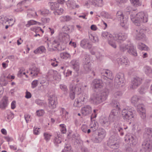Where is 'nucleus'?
I'll list each match as a JSON object with an SVG mask.
<instances>
[{"label":"nucleus","mask_w":152,"mask_h":152,"mask_svg":"<svg viewBox=\"0 0 152 152\" xmlns=\"http://www.w3.org/2000/svg\"><path fill=\"white\" fill-rule=\"evenodd\" d=\"M81 46L83 48H89L91 45H89L88 42L86 40H83L81 41L80 43Z\"/></svg>","instance_id":"obj_28"},{"label":"nucleus","mask_w":152,"mask_h":152,"mask_svg":"<svg viewBox=\"0 0 152 152\" xmlns=\"http://www.w3.org/2000/svg\"><path fill=\"white\" fill-rule=\"evenodd\" d=\"M53 79L55 80H59L61 79V75L57 72H54Z\"/></svg>","instance_id":"obj_42"},{"label":"nucleus","mask_w":152,"mask_h":152,"mask_svg":"<svg viewBox=\"0 0 152 152\" xmlns=\"http://www.w3.org/2000/svg\"><path fill=\"white\" fill-rule=\"evenodd\" d=\"M116 17L118 20L120 21V24L123 27L127 26V18L124 17L123 12L121 11H118L116 14Z\"/></svg>","instance_id":"obj_6"},{"label":"nucleus","mask_w":152,"mask_h":152,"mask_svg":"<svg viewBox=\"0 0 152 152\" xmlns=\"http://www.w3.org/2000/svg\"><path fill=\"white\" fill-rule=\"evenodd\" d=\"M51 9L52 10H56L59 7V4L56 3H51Z\"/></svg>","instance_id":"obj_45"},{"label":"nucleus","mask_w":152,"mask_h":152,"mask_svg":"<svg viewBox=\"0 0 152 152\" xmlns=\"http://www.w3.org/2000/svg\"><path fill=\"white\" fill-rule=\"evenodd\" d=\"M137 109L141 118L143 119L145 118L146 117L145 110L143 108V105L142 104L138 105Z\"/></svg>","instance_id":"obj_17"},{"label":"nucleus","mask_w":152,"mask_h":152,"mask_svg":"<svg viewBox=\"0 0 152 152\" xmlns=\"http://www.w3.org/2000/svg\"><path fill=\"white\" fill-rule=\"evenodd\" d=\"M31 30L35 32L36 33L41 32L42 34L44 33V31L39 27H33L31 28Z\"/></svg>","instance_id":"obj_32"},{"label":"nucleus","mask_w":152,"mask_h":152,"mask_svg":"<svg viewBox=\"0 0 152 152\" xmlns=\"http://www.w3.org/2000/svg\"><path fill=\"white\" fill-rule=\"evenodd\" d=\"M38 81L37 80H34L31 83V87L32 88H34L37 85Z\"/></svg>","instance_id":"obj_55"},{"label":"nucleus","mask_w":152,"mask_h":152,"mask_svg":"<svg viewBox=\"0 0 152 152\" xmlns=\"http://www.w3.org/2000/svg\"><path fill=\"white\" fill-rule=\"evenodd\" d=\"M44 139L47 142L49 141L52 136V134L48 132H45L43 134Z\"/></svg>","instance_id":"obj_37"},{"label":"nucleus","mask_w":152,"mask_h":152,"mask_svg":"<svg viewBox=\"0 0 152 152\" xmlns=\"http://www.w3.org/2000/svg\"><path fill=\"white\" fill-rule=\"evenodd\" d=\"M62 117L64 118H66V117L67 116L68 113L64 109H62Z\"/></svg>","instance_id":"obj_49"},{"label":"nucleus","mask_w":152,"mask_h":152,"mask_svg":"<svg viewBox=\"0 0 152 152\" xmlns=\"http://www.w3.org/2000/svg\"><path fill=\"white\" fill-rule=\"evenodd\" d=\"M117 76V77L115 78V80L117 81L116 82L118 83V84L120 86L121 83H122L124 82L123 75L121 74V76L119 75H118Z\"/></svg>","instance_id":"obj_26"},{"label":"nucleus","mask_w":152,"mask_h":152,"mask_svg":"<svg viewBox=\"0 0 152 152\" xmlns=\"http://www.w3.org/2000/svg\"><path fill=\"white\" fill-rule=\"evenodd\" d=\"M120 61V63L123 66H126L129 64V61L126 58H122Z\"/></svg>","instance_id":"obj_36"},{"label":"nucleus","mask_w":152,"mask_h":152,"mask_svg":"<svg viewBox=\"0 0 152 152\" xmlns=\"http://www.w3.org/2000/svg\"><path fill=\"white\" fill-rule=\"evenodd\" d=\"M142 145L144 148L142 149L140 152H146L145 149L149 151H150L152 149V142L150 140L145 141Z\"/></svg>","instance_id":"obj_7"},{"label":"nucleus","mask_w":152,"mask_h":152,"mask_svg":"<svg viewBox=\"0 0 152 152\" xmlns=\"http://www.w3.org/2000/svg\"><path fill=\"white\" fill-rule=\"evenodd\" d=\"M38 12L39 14L41 15L45 16L48 14L49 11L47 10H39L38 11Z\"/></svg>","instance_id":"obj_39"},{"label":"nucleus","mask_w":152,"mask_h":152,"mask_svg":"<svg viewBox=\"0 0 152 152\" xmlns=\"http://www.w3.org/2000/svg\"><path fill=\"white\" fill-rule=\"evenodd\" d=\"M122 116L124 119L131 123L134 119V115L132 110L124 109L122 111Z\"/></svg>","instance_id":"obj_5"},{"label":"nucleus","mask_w":152,"mask_h":152,"mask_svg":"<svg viewBox=\"0 0 152 152\" xmlns=\"http://www.w3.org/2000/svg\"><path fill=\"white\" fill-rule=\"evenodd\" d=\"M46 49L44 47L41 46L37 48L36 50H34V53L35 54H41L43 53H45L46 52Z\"/></svg>","instance_id":"obj_23"},{"label":"nucleus","mask_w":152,"mask_h":152,"mask_svg":"<svg viewBox=\"0 0 152 152\" xmlns=\"http://www.w3.org/2000/svg\"><path fill=\"white\" fill-rule=\"evenodd\" d=\"M24 117L27 123L31 120V116L29 115L25 114L24 115Z\"/></svg>","instance_id":"obj_60"},{"label":"nucleus","mask_w":152,"mask_h":152,"mask_svg":"<svg viewBox=\"0 0 152 152\" xmlns=\"http://www.w3.org/2000/svg\"><path fill=\"white\" fill-rule=\"evenodd\" d=\"M63 151L64 152H73L71 146L68 145H66Z\"/></svg>","instance_id":"obj_44"},{"label":"nucleus","mask_w":152,"mask_h":152,"mask_svg":"<svg viewBox=\"0 0 152 152\" xmlns=\"http://www.w3.org/2000/svg\"><path fill=\"white\" fill-rule=\"evenodd\" d=\"M106 133L105 130L103 129L99 130L98 132V138H95V142H99L104 139L105 137Z\"/></svg>","instance_id":"obj_14"},{"label":"nucleus","mask_w":152,"mask_h":152,"mask_svg":"<svg viewBox=\"0 0 152 152\" xmlns=\"http://www.w3.org/2000/svg\"><path fill=\"white\" fill-rule=\"evenodd\" d=\"M37 24L40 25L41 23H40L37 22L34 20H31L28 22L26 24V27H29L31 26Z\"/></svg>","instance_id":"obj_31"},{"label":"nucleus","mask_w":152,"mask_h":152,"mask_svg":"<svg viewBox=\"0 0 152 152\" xmlns=\"http://www.w3.org/2000/svg\"><path fill=\"white\" fill-rule=\"evenodd\" d=\"M61 135L58 134L57 136L55 137L54 142L55 144L60 143L61 142Z\"/></svg>","instance_id":"obj_33"},{"label":"nucleus","mask_w":152,"mask_h":152,"mask_svg":"<svg viewBox=\"0 0 152 152\" xmlns=\"http://www.w3.org/2000/svg\"><path fill=\"white\" fill-rule=\"evenodd\" d=\"M7 18L4 16H0V24H1L3 25H4L7 23Z\"/></svg>","instance_id":"obj_38"},{"label":"nucleus","mask_w":152,"mask_h":152,"mask_svg":"<svg viewBox=\"0 0 152 152\" xmlns=\"http://www.w3.org/2000/svg\"><path fill=\"white\" fill-rule=\"evenodd\" d=\"M63 73L66 77H69L71 75L72 71L68 69L67 70L66 74H65V72H63Z\"/></svg>","instance_id":"obj_56"},{"label":"nucleus","mask_w":152,"mask_h":152,"mask_svg":"<svg viewBox=\"0 0 152 152\" xmlns=\"http://www.w3.org/2000/svg\"><path fill=\"white\" fill-rule=\"evenodd\" d=\"M131 19L136 25L139 26L141 23H146L148 21V15L143 12L136 13L134 11H133L131 15Z\"/></svg>","instance_id":"obj_2"},{"label":"nucleus","mask_w":152,"mask_h":152,"mask_svg":"<svg viewBox=\"0 0 152 152\" xmlns=\"http://www.w3.org/2000/svg\"><path fill=\"white\" fill-rule=\"evenodd\" d=\"M31 93L29 92L26 91V93L25 97L27 99L31 98Z\"/></svg>","instance_id":"obj_64"},{"label":"nucleus","mask_w":152,"mask_h":152,"mask_svg":"<svg viewBox=\"0 0 152 152\" xmlns=\"http://www.w3.org/2000/svg\"><path fill=\"white\" fill-rule=\"evenodd\" d=\"M117 126H116V127L117 128V129L119 132H121V135L122 136L124 135V133L122 132V130H123L122 128L121 127V124H117Z\"/></svg>","instance_id":"obj_52"},{"label":"nucleus","mask_w":152,"mask_h":152,"mask_svg":"<svg viewBox=\"0 0 152 152\" xmlns=\"http://www.w3.org/2000/svg\"><path fill=\"white\" fill-rule=\"evenodd\" d=\"M91 1L93 4L95 6L99 7H101L103 5L102 0H92Z\"/></svg>","instance_id":"obj_30"},{"label":"nucleus","mask_w":152,"mask_h":152,"mask_svg":"<svg viewBox=\"0 0 152 152\" xmlns=\"http://www.w3.org/2000/svg\"><path fill=\"white\" fill-rule=\"evenodd\" d=\"M137 47V48L140 50H149V48L148 47L141 43H139Z\"/></svg>","instance_id":"obj_29"},{"label":"nucleus","mask_w":152,"mask_h":152,"mask_svg":"<svg viewBox=\"0 0 152 152\" xmlns=\"http://www.w3.org/2000/svg\"><path fill=\"white\" fill-rule=\"evenodd\" d=\"M70 38V36L69 35L67 34H64L62 38V41L65 43H66L69 40Z\"/></svg>","instance_id":"obj_35"},{"label":"nucleus","mask_w":152,"mask_h":152,"mask_svg":"<svg viewBox=\"0 0 152 152\" xmlns=\"http://www.w3.org/2000/svg\"><path fill=\"white\" fill-rule=\"evenodd\" d=\"M101 74L109 79L112 80L113 78L112 74L110 70H104L102 72H101Z\"/></svg>","instance_id":"obj_20"},{"label":"nucleus","mask_w":152,"mask_h":152,"mask_svg":"<svg viewBox=\"0 0 152 152\" xmlns=\"http://www.w3.org/2000/svg\"><path fill=\"white\" fill-rule=\"evenodd\" d=\"M102 36L104 38L107 39L109 44L112 47L115 48L116 47V41L125 40L127 37L126 35L124 34L119 33L118 34H114L113 36L111 34L107 32H103Z\"/></svg>","instance_id":"obj_1"},{"label":"nucleus","mask_w":152,"mask_h":152,"mask_svg":"<svg viewBox=\"0 0 152 152\" xmlns=\"http://www.w3.org/2000/svg\"><path fill=\"white\" fill-rule=\"evenodd\" d=\"M70 98L73 100L75 97V94H80L81 92V89L80 88H79L76 87V86L72 87H70Z\"/></svg>","instance_id":"obj_10"},{"label":"nucleus","mask_w":152,"mask_h":152,"mask_svg":"<svg viewBox=\"0 0 152 152\" xmlns=\"http://www.w3.org/2000/svg\"><path fill=\"white\" fill-rule=\"evenodd\" d=\"M138 99H139L137 96H133L131 99V102L133 104H135L137 102Z\"/></svg>","instance_id":"obj_50"},{"label":"nucleus","mask_w":152,"mask_h":152,"mask_svg":"<svg viewBox=\"0 0 152 152\" xmlns=\"http://www.w3.org/2000/svg\"><path fill=\"white\" fill-rule=\"evenodd\" d=\"M34 133L35 135H38L39 133V128L34 127Z\"/></svg>","instance_id":"obj_57"},{"label":"nucleus","mask_w":152,"mask_h":152,"mask_svg":"<svg viewBox=\"0 0 152 152\" xmlns=\"http://www.w3.org/2000/svg\"><path fill=\"white\" fill-rule=\"evenodd\" d=\"M59 44V42L56 40H55L53 42L51 46L52 48H56Z\"/></svg>","instance_id":"obj_41"},{"label":"nucleus","mask_w":152,"mask_h":152,"mask_svg":"<svg viewBox=\"0 0 152 152\" xmlns=\"http://www.w3.org/2000/svg\"><path fill=\"white\" fill-rule=\"evenodd\" d=\"M71 64L73 66V69L76 72L79 70V64L77 61L75 60H73L71 62Z\"/></svg>","instance_id":"obj_25"},{"label":"nucleus","mask_w":152,"mask_h":152,"mask_svg":"<svg viewBox=\"0 0 152 152\" xmlns=\"http://www.w3.org/2000/svg\"><path fill=\"white\" fill-rule=\"evenodd\" d=\"M64 10L63 9L60 8L59 9L56 10L54 12V13L56 15H61L63 13Z\"/></svg>","instance_id":"obj_46"},{"label":"nucleus","mask_w":152,"mask_h":152,"mask_svg":"<svg viewBox=\"0 0 152 152\" xmlns=\"http://www.w3.org/2000/svg\"><path fill=\"white\" fill-rule=\"evenodd\" d=\"M130 1L134 6L137 7L141 5V4L139 0H130Z\"/></svg>","instance_id":"obj_43"},{"label":"nucleus","mask_w":152,"mask_h":152,"mask_svg":"<svg viewBox=\"0 0 152 152\" xmlns=\"http://www.w3.org/2000/svg\"><path fill=\"white\" fill-rule=\"evenodd\" d=\"M125 140L126 143H130L132 145H135L137 143L136 137L131 134L126 135L125 137Z\"/></svg>","instance_id":"obj_8"},{"label":"nucleus","mask_w":152,"mask_h":152,"mask_svg":"<svg viewBox=\"0 0 152 152\" xmlns=\"http://www.w3.org/2000/svg\"><path fill=\"white\" fill-rule=\"evenodd\" d=\"M81 129L82 131L85 133H86L87 132V126L86 125H83L82 126Z\"/></svg>","instance_id":"obj_62"},{"label":"nucleus","mask_w":152,"mask_h":152,"mask_svg":"<svg viewBox=\"0 0 152 152\" xmlns=\"http://www.w3.org/2000/svg\"><path fill=\"white\" fill-rule=\"evenodd\" d=\"M91 85L94 88H101L103 86L104 84L102 80L96 79L93 81Z\"/></svg>","instance_id":"obj_15"},{"label":"nucleus","mask_w":152,"mask_h":152,"mask_svg":"<svg viewBox=\"0 0 152 152\" xmlns=\"http://www.w3.org/2000/svg\"><path fill=\"white\" fill-rule=\"evenodd\" d=\"M41 20L44 23H46L49 22L50 19L49 18H42Z\"/></svg>","instance_id":"obj_63"},{"label":"nucleus","mask_w":152,"mask_h":152,"mask_svg":"<svg viewBox=\"0 0 152 152\" xmlns=\"http://www.w3.org/2000/svg\"><path fill=\"white\" fill-rule=\"evenodd\" d=\"M8 104V99L7 97H4L1 101V107L2 108H5Z\"/></svg>","instance_id":"obj_27"},{"label":"nucleus","mask_w":152,"mask_h":152,"mask_svg":"<svg viewBox=\"0 0 152 152\" xmlns=\"http://www.w3.org/2000/svg\"><path fill=\"white\" fill-rule=\"evenodd\" d=\"M60 56L62 59L65 60H66L68 59H70L71 57V56L70 54L67 52L61 53L60 54Z\"/></svg>","instance_id":"obj_24"},{"label":"nucleus","mask_w":152,"mask_h":152,"mask_svg":"<svg viewBox=\"0 0 152 152\" xmlns=\"http://www.w3.org/2000/svg\"><path fill=\"white\" fill-rule=\"evenodd\" d=\"M141 79L138 77H136L134 79L131 84V87L132 88H137L141 83Z\"/></svg>","instance_id":"obj_18"},{"label":"nucleus","mask_w":152,"mask_h":152,"mask_svg":"<svg viewBox=\"0 0 152 152\" xmlns=\"http://www.w3.org/2000/svg\"><path fill=\"white\" fill-rule=\"evenodd\" d=\"M144 71L145 73L147 75H151L152 73V70L149 67L146 66L144 68Z\"/></svg>","instance_id":"obj_34"},{"label":"nucleus","mask_w":152,"mask_h":152,"mask_svg":"<svg viewBox=\"0 0 152 152\" xmlns=\"http://www.w3.org/2000/svg\"><path fill=\"white\" fill-rule=\"evenodd\" d=\"M85 64L84 68L86 73L89 72L91 71V66L89 64L90 59L89 57L85 58Z\"/></svg>","instance_id":"obj_19"},{"label":"nucleus","mask_w":152,"mask_h":152,"mask_svg":"<svg viewBox=\"0 0 152 152\" xmlns=\"http://www.w3.org/2000/svg\"><path fill=\"white\" fill-rule=\"evenodd\" d=\"M15 22V21L13 19H10L9 20L7 19V23L9 24V26H12L13 25Z\"/></svg>","instance_id":"obj_59"},{"label":"nucleus","mask_w":152,"mask_h":152,"mask_svg":"<svg viewBox=\"0 0 152 152\" xmlns=\"http://www.w3.org/2000/svg\"><path fill=\"white\" fill-rule=\"evenodd\" d=\"M88 98V96L86 95L85 96L83 95L80 96L78 99H75L74 104V106L75 107H79L81 104L82 102L85 101V100L87 99Z\"/></svg>","instance_id":"obj_12"},{"label":"nucleus","mask_w":152,"mask_h":152,"mask_svg":"<svg viewBox=\"0 0 152 152\" xmlns=\"http://www.w3.org/2000/svg\"><path fill=\"white\" fill-rule=\"evenodd\" d=\"M120 49L122 51L127 50V51L129 54L134 56H136L137 55L136 50L130 42H128L127 44H125L121 45Z\"/></svg>","instance_id":"obj_4"},{"label":"nucleus","mask_w":152,"mask_h":152,"mask_svg":"<svg viewBox=\"0 0 152 152\" xmlns=\"http://www.w3.org/2000/svg\"><path fill=\"white\" fill-rule=\"evenodd\" d=\"M40 69L35 66L33 67L31 69H30L29 71L26 72V73L29 74V75L32 76H36L39 73Z\"/></svg>","instance_id":"obj_16"},{"label":"nucleus","mask_w":152,"mask_h":152,"mask_svg":"<svg viewBox=\"0 0 152 152\" xmlns=\"http://www.w3.org/2000/svg\"><path fill=\"white\" fill-rule=\"evenodd\" d=\"M51 63V65L53 66H58V62L56 61V58H53V59H51L50 60Z\"/></svg>","instance_id":"obj_48"},{"label":"nucleus","mask_w":152,"mask_h":152,"mask_svg":"<svg viewBox=\"0 0 152 152\" xmlns=\"http://www.w3.org/2000/svg\"><path fill=\"white\" fill-rule=\"evenodd\" d=\"M71 18L69 16H62L61 17V20L62 21H66L70 20Z\"/></svg>","instance_id":"obj_47"},{"label":"nucleus","mask_w":152,"mask_h":152,"mask_svg":"<svg viewBox=\"0 0 152 152\" xmlns=\"http://www.w3.org/2000/svg\"><path fill=\"white\" fill-rule=\"evenodd\" d=\"M119 103L116 102V104H114V106L116 107L117 110L114 109L112 110L110 115L109 116V118L114 120V118L116 117V116L118 115L119 110L120 109L119 107Z\"/></svg>","instance_id":"obj_11"},{"label":"nucleus","mask_w":152,"mask_h":152,"mask_svg":"<svg viewBox=\"0 0 152 152\" xmlns=\"http://www.w3.org/2000/svg\"><path fill=\"white\" fill-rule=\"evenodd\" d=\"M13 117V114L11 112H9L7 114V115L6 117L7 120H10L12 119Z\"/></svg>","instance_id":"obj_51"},{"label":"nucleus","mask_w":152,"mask_h":152,"mask_svg":"<svg viewBox=\"0 0 152 152\" xmlns=\"http://www.w3.org/2000/svg\"><path fill=\"white\" fill-rule=\"evenodd\" d=\"M60 130L61 132L63 134H65L66 132V128L64 124H61L59 125Z\"/></svg>","instance_id":"obj_40"},{"label":"nucleus","mask_w":152,"mask_h":152,"mask_svg":"<svg viewBox=\"0 0 152 152\" xmlns=\"http://www.w3.org/2000/svg\"><path fill=\"white\" fill-rule=\"evenodd\" d=\"M143 31V29H140L139 31V33L137 32L136 37L137 39L142 40H145V36L144 34L142 33ZM138 31L137 30L136 32H138Z\"/></svg>","instance_id":"obj_22"},{"label":"nucleus","mask_w":152,"mask_h":152,"mask_svg":"<svg viewBox=\"0 0 152 152\" xmlns=\"http://www.w3.org/2000/svg\"><path fill=\"white\" fill-rule=\"evenodd\" d=\"M92 111V108L89 105H86L82 107L81 110V113L84 116L87 115L91 114Z\"/></svg>","instance_id":"obj_13"},{"label":"nucleus","mask_w":152,"mask_h":152,"mask_svg":"<svg viewBox=\"0 0 152 152\" xmlns=\"http://www.w3.org/2000/svg\"><path fill=\"white\" fill-rule=\"evenodd\" d=\"M121 94L122 93L121 92L119 91H117L115 92L114 94V95L115 97H117L118 96H121Z\"/></svg>","instance_id":"obj_61"},{"label":"nucleus","mask_w":152,"mask_h":152,"mask_svg":"<svg viewBox=\"0 0 152 152\" xmlns=\"http://www.w3.org/2000/svg\"><path fill=\"white\" fill-rule=\"evenodd\" d=\"M25 69L24 67H21L20 68L19 71L18 72L17 74V76L18 77H20L25 75L26 78H28L29 74H26L25 72Z\"/></svg>","instance_id":"obj_21"},{"label":"nucleus","mask_w":152,"mask_h":152,"mask_svg":"<svg viewBox=\"0 0 152 152\" xmlns=\"http://www.w3.org/2000/svg\"><path fill=\"white\" fill-rule=\"evenodd\" d=\"M49 106L51 109L56 108L57 104V99L54 95L50 96L48 99Z\"/></svg>","instance_id":"obj_9"},{"label":"nucleus","mask_w":152,"mask_h":152,"mask_svg":"<svg viewBox=\"0 0 152 152\" xmlns=\"http://www.w3.org/2000/svg\"><path fill=\"white\" fill-rule=\"evenodd\" d=\"M60 87L61 89L64 92H66L67 90V87L65 85L61 84L60 85Z\"/></svg>","instance_id":"obj_54"},{"label":"nucleus","mask_w":152,"mask_h":152,"mask_svg":"<svg viewBox=\"0 0 152 152\" xmlns=\"http://www.w3.org/2000/svg\"><path fill=\"white\" fill-rule=\"evenodd\" d=\"M35 102L37 104L39 105H42L44 104V102L43 101L39 99L36 100Z\"/></svg>","instance_id":"obj_58"},{"label":"nucleus","mask_w":152,"mask_h":152,"mask_svg":"<svg viewBox=\"0 0 152 152\" xmlns=\"http://www.w3.org/2000/svg\"><path fill=\"white\" fill-rule=\"evenodd\" d=\"M38 116H41L44 114V112L42 110H37L36 112Z\"/></svg>","instance_id":"obj_53"},{"label":"nucleus","mask_w":152,"mask_h":152,"mask_svg":"<svg viewBox=\"0 0 152 152\" xmlns=\"http://www.w3.org/2000/svg\"><path fill=\"white\" fill-rule=\"evenodd\" d=\"M109 93V91L107 89L103 91L100 94L94 93L91 96L90 101L96 104H99L106 99Z\"/></svg>","instance_id":"obj_3"}]
</instances>
